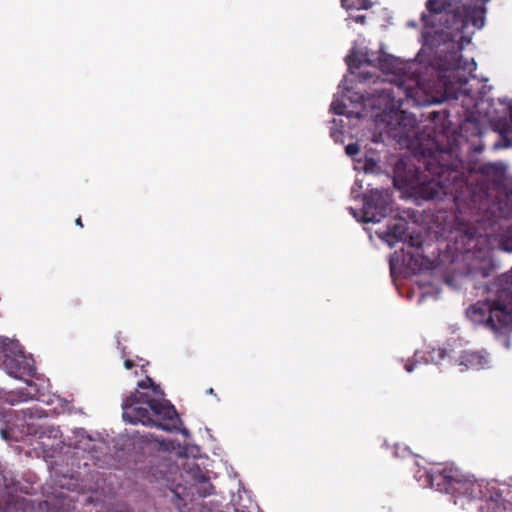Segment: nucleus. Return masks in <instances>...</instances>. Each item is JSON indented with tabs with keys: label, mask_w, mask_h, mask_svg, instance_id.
<instances>
[{
	"label": "nucleus",
	"mask_w": 512,
	"mask_h": 512,
	"mask_svg": "<svg viewBox=\"0 0 512 512\" xmlns=\"http://www.w3.org/2000/svg\"><path fill=\"white\" fill-rule=\"evenodd\" d=\"M461 136L442 131L428 133L426 142H420L419 161L424 171L418 176L412 189L419 198L426 201H443L449 198L460 215L468 214V223H461L456 231L455 253L460 254L461 234L471 229L475 237L484 234V227L490 223L509 220L507 214L512 208V190L505 199L490 201L484 178L499 182L505 176L507 166L503 162L485 163L478 167L465 164L460 154Z\"/></svg>",
	"instance_id": "f257e3e1"
},
{
	"label": "nucleus",
	"mask_w": 512,
	"mask_h": 512,
	"mask_svg": "<svg viewBox=\"0 0 512 512\" xmlns=\"http://www.w3.org/2000/svg\"><path fill=\"white\" fill-rule=\"evenodd\" d=\"M434 55L425 53L419 59V52L414 60L402 61L390 54L383 53L378 58L380 70L389 78L383 81H373L375 87L366 92L367 100L373 101L376 88L391 86L396 94H403L407 101L417 106H429L448 100H457L460 96H449L443 85L446 70L435 67L432 62Z\"/></svg>",
	"instance_id": "f03ea898"
},
{
	"label": "nucleus",
	"mask_w": 512,
	"mask_h": 512,
	"mask_svg": "<svg viewBox=\"0 0 512 512\" xmlns=\"http://www.w3.org/2000/svg\"><path fill=\"white\" fill-rule=\"evenodd\" d=\"M414 478L422 487L435 488L458 499H465L461 506L468 512H511L505 503L493 497L484 498L483 482L463 474L453 465L437 466L431 471L418 469Z\"/></svg>",
	"instance_id": "7ed1b4c3"
},
{
	"label": "nucleus",
	"mask_w": 512,
	"mask_h": 512,
	"mask_svg": "<svg viewBox=\"0 0 512 512\" xmlns=\"http://www.w3.org/2000/svg\"><path fill=\"white\" fill-rule=\"evenodd\" d=\"M136 390L122 403V417L126 423L155 426L165 431H171L169 424L163 421H175L177 411L165 400L164 392L150 377L137 383Z\"/></svg>",
	"instance_id": "20e7f679"
},
{
	"label": "nucleus",
	"mask_w": 512,
	"mask_h": 512,
	"mask_svg": "<svg viewBox=\"0 0 512 512\" xmlns=\"http://www.w3.org/2000/svg\"><path fill=\"white\" fill-rule=\"evenodd\" d=\"M487 297L466 310L467 317L496 334L512 331V267L485 286Z\"/></svg>",
	"instance_id": "39448f33"
},
{
	"label": "nucleus",
	"mask_w": 512,
	"mask_h": 512,
	"mask_svg": "<svg viewBox=\"0 0 512 512\" xmlns=\"http://www.w3.org/2000/svg\"><path fill=\"white\" fill-rule=\"evenodd\" d=\"M403 94H396L391 86L376 88L373 92V101L370 105L373 109L382 110L381 121L385 122L394 136L408 138L414 133L417 126L415 115L401 109Z\"/></svg>",
	"instance_id": "423d86ee"
},
{
	"label": "nucleus",
	"mask_w": 512,
	"mask_h": 512,
	"mask_svg": "<svg viewBox=\"0 0 512 512\" xmlns=\"http://www.w3.org/2000/svg\"><path fill=\"white\" fill-rule=\"evenodd\" d=\"M0 368L16 378H32L36 374L34 359L26 355L16 339L0 336Z\"/></svg>",
	"instance_id": "0eeeda50"
},
{
	"label": "nucleus",
	"mask_w": 512,
	"mask_h": 512,
	"mask_svg": "<svg viewBox=\"0 0 512 512\" xmlns=\"http://www.w3.org/2000/svg\"><path fill=\"white\" fill-rule=\"evenodd\" d=\"M422 244L418 247H409L402 249V254L397 252L391 256L389 265L393 281L400 275L409 276L421 273L431 268L433 262L430 258L423 256L420 252Z\"/></svg>",
	"instance_id": "6e6552de"
},
{
	"label": "nucleus",
	"mask_w": 512,
	"mask_h": 512,
	"mask_svg": "<svg viewBox=\"0 0 512 512\" xmlns=\"http://www.w3.org/2000/svg\"><path fill=\"white\" fill-rule=\"evenodd\" d=\"M392 195L388 189L371 190L363 196L361 221L379 223L391 211Z\"/></svg>",
	"instance_id": "1a4fd4ad"
},
{
	"label": "nucleus",
	"mask_w": 512,
	"mask_h": 512,
	"mask_svg": "<svg viewBox=\"0 0 512 512\" xmlns=\"http://www.w3.org/2000/svg\"><path fill=\"white\" fill-rule=\"evenodd\" d=\"M45 416L46 414L43 409H40L37 406H31L10 412L8 419L6 420V428L1 429L2 437L6 440L10 439V433H14L15 430H18L22 435L36 434V426L30 421L40 419Z\"/></svg>",
	"instance_id": "9d476101"
},
{
	"label": "nucleus",
	"mask_w": 512,
	"mask_h": 512,
	"mask_svg": "<svg viewBox=\"0 0 512 512\" xmlns=\"http://www.w3.org/2000/svg\"><path fill=\"white\" fill-rule=\"evenodd\" d=\"M408 226L409 224L406 219L395 217L389 221L387 229L379 233L378 236L390 247L395 246L399 242H403L404 245L409 247H418L423 243V238L421 234L409 233Z\"/></svg>",
	"instance_id": "9b49d317"
},
{
	"label": "nucleus",
	"mask_w": 512,
	"mask_h": 512,
	"mask_svg": "<svg viewBox=\"0 0 512 512\" xmlns=\"http://www.w3.org/2000/svg\"><path fill=\"white\" fill-rule=\"evenodd\" d=\"M373 62L374 59L370 58L367 51L352 50L351 53L346 56L348 70L352 74H357L359 81L362 83L368 82L373 78V74L370 71L362 70V67L370 66Z\"/></svg>",
	"instance_id": "f8f14e48"
},
{
	"label": "nucleus",
	"mask_w": 512,
	"mask_h": 512,
	"mask_svg": "<svg viewBox=\"0 0 512 512\" xmlns=\"http://www.w3.org/2000/svg\"><path fill=\"white\" fill-rule=\"evenodd\" d=\"M446 356H447L446 350L442 349V348L432 349L431 351H428V352H425V353L417 351V352H415V354L413 356V361L412 362H408L405 365V370L408 373H411L414 370V368L418 364H420V363H424V364H429V363L439 364L440 361L444 360Z\"/></svg>",
	"instance_id": "ddd939ff"
},
{
	"label": "nucleus",
	"mask_w": 512,
	"mask_h": 512,
	"mask_svg": "<svg viewBox=\"0 0 512 512\" xmlns=\"http://www.w3.org/2000/svg\"><path fill=\"white\" fill-rule=\"evenodd\" d=\"M489 363V354L486 351H464L459 364L467 369L480 370L488 368Z\"/></svg>",
	"instance_id": "4468645a"
},
{
	"label": "nucleus",
	"mask_w": 512,
	"mask_h": 512,
	"mask_svg": "<svg viewBox=\"0 0 512 512\" xmlns=\"http://www.w3.org/2000/svg\"><path fill=\"white\" fill-rule=\"evenodd\" d=\"M24 380L28 384L30 389L22 388L18 390L8 391L5 392L3 397L1 398L10 405H16L18 403L33 399L38 391L36 385L32 381L26 380V378Z\"/></svg>",
	"instance_id": "2eb2a0df"
},
{
	"label": "nucleus",
	"mask_w": 512,
	"mask_h": 512,
	"mask_svg": "<svg viewBox=\"0 0 512 512\" xmlns=\"http://www.w3.org/2000/svg\"><path fill=\"white\" fill-rule=\"evenodd\" d=\"M500 102L502 104L506 105V110H507V113L509 116V123L501 132V136H502L503 140L505 141V143L504 144H501L500 142L495 143L494 144L495 149L512 146V100L505 98V99H501Z\"/></svg>",
	"instance_id": "dca6fc26"
},
{
	"label": "nucleus",
	"mask_w": 512,
	"mask_h": 512,
	"mask_svg": "<svg viewBox=\"0 0 512 512\" xmlns=\"http://www.w3.org/2000/svg\"><path fill=\"white\" fill-rule=\"evenodd\" d=\"M343 120L334 118L330 127V137L335 143L344 142Z\"/></svg>",
	"instance_id": "f3484780"
},
{
	"label": "nucleus",
	"mask_w": 512,
	"mask_h": 512,
	"mask_svg": "<svg viewBox=\"0 0 512 512\" xmlns=\"http://www.w3.org/2000/svg\"><path fill=\"white\" fill-rule=\"evenodd\" d=\"M331 110L334 114L342 116L345 115L348 118L353 117L354 111L349 110L346 103H345V97L343 99L334 100L331 104Z\"/></svg>",
	"instance_id": "a211bd4d"
},
{
	"label": "nucleus",
	"mask_w": 512,
	"mask_h": 512,
	"mask_svg": "<svg viewBox=\"0 0 512 512\" xmlns=\"http://www.w3.org/2000/svg\"><path fill=\"white\" fill-rule=\"evenodd\" d=\"M341 3L346 10H366L373 6V2L371 0H341Z\"/></svg>",
	"instance_id": "6ab92c4d"
},
{
	"label": "nucleus",
	"mask_w": 512,
	"mask_h": 512,
	"mask_svg": "<svg viewBox=\"0 0 512 512\" xmlns=\"http://www.w3.org/2000/svg\"><path fill=\"white\" fill-rule=\"evenodd\" d=\"M188 468V473L191 474L192 479L197 483L204 481L207 477L206 473L195 462L188 464Z\"/></svg>",
	"instance_id": "aec40b11"
},
{
	"label": "nucleus",
	"mask_w": 512,
	"mask_h": 512,
	"mask_svg": "<svg viewBox=\"0 0 512 512\" xmlns=\"http://www.w3.org/2000/svg\"><path fill=\"white\" fill-rule=\"evenodd\" d=\"M197 493L201 497H207L214 493V486L209 481V477L207 476L204 481L198 483Z\"/></svg>",
	"instance_id": "412c9836"
},
{
	"label": "nucleus",
	"mask_w": 512,
	"mask_h": 512,
	"mask_svg": "<svg viewBox=\"0 0 512 512\" xmlns=\"http://www.w3.org/2000/svg\"><path fill=\"white\" fill-rule=\"evenodd\" d=\"M410 449L407 446L401 447L400 445H395L393 450L394 457L398 458H404L408 455H410Z\"/></svg>",
	"instance_id": "4be33fe9"
},
{
	"label": "nucleus",
	"mask_w": 512,
	"mask_h": 512,
	"mask_svg": "<svg viewBox=\"0 0 512 512\" xmlns=\"http://www.w3.org/2000/svg\"><path fill=\"white\" fill-rule=\"evenodd\" d=\"M345 152L348 156L354 157L360 152V147L357 143H350L345 147Z\"/></svg>",
	"instance_id": "5701e85b"
},
{
	"label": "nucleus",
	"mask_w": 512,
	"mask_h": 512,
	"mask_svg": "<svg viewBox=\"0 0 512 512\" xmlns=\"http://www.w3.org/2000/svg\"><path fill=\"white\" fill-rule=\"evenodd\" d=\"M362 189V183L360 180L356 179L352 189L351 194L354 198H357L360 196V190Z\"/></svg>",
	"instance_id": "b1692460"
},
{
	"label": "nucleus",
	"mask_w": 512,
	"mask_h": 512,
	"mask_svg": "<svg viewBox=\"0 0 512 512\" xmlns=\"http://www.w3.org/2000/svg\"><path fill=\"white\" fill-rule=\"evenodd\" d=\"M376 165V163L373 161V160H367L366 163H365V166H364V169H365V172H368L370 170H372V167Z\"/></svg>",
	"instance_id": "393cba45"
},
{
	"label": "nucleus",
	"mask_w": 512,
	"mask_h": 512,
	"mask_svg": "<svg viewBox=\"0 0 512 512\" xmlns=\"http://www.w3.org/2000/svg\"><path fill=\"white\" fill-rule=\"evenodd\" d=\"M134 366H135V363H134V361H133V360H131V359H126V360L124 361V367H125L127 370L132 369Z\"/></svg>",
	"instance_id": "a878e982"
},
{
	"label": "nucleus",
	"mask_w": 512,
	"mask_h": 512,
	"mask_svg": "<svg viewBox=\"0 0 512 512\" xmlns=\"http://www.w3.org/2000/svg\"><path fill=\"white\" fill-rule=\"evenodd\" d=\"M352 18H353V20L356 23L364 24V22H365V16L364 15H357V16L352 17Z\"/></svg>",
	"instance_id": "bb28decb"
},
{
	"label": "nucleus",
	"mask_w": 512,
	"mask_h": 512,
	"mask_svg": "<svg viewBox=\"0 0 512 512\" xmlns=\"http://www.w3.org/2000/svg\"><path fill=\"white\" fill-rule=\"evenodd\" d=\"M427 294H428L427 292H422L420 294L419 299H418V304H420L424 300V298L427 296Z\"/></svg>",
	"instance_id": "cd10ccee"
},
{
	"label": "nucleus",
	"mask_w": 512,
	"mask_h": 512,
	"mask_svg": "<svg viewBox=\"0 0 512 512\" xmlns=\"http://www.w3.org/2000/svg\"><path fill=\"white\" fill-rule=\"evenodd\" d=\"M75 223L76 225L80 226V227H83V223H82V219L81 217H78L76 220H75Z\"/></svg>",
	"instance_id": "c85d7f7f"
},
{
	"label": "nucleus",
	"mask_w": 512,
	"mask_h": 512,
	"mask_svg": "<svg viewBox=\"0 0 512 512\" xmlns=\"http://www.w3.org/2000/svg\"><path fill=\"white\" fill-rule=\"evenodd\" d=\"M207 394H210V395H214V396H216V394H215V392H214V389H213V388H209V389L207 390Z\"/></svg>",
	"instance_id": "c756f323"
},
{
	"label": "nucleus",
	"mask_w": 512,
	"mask_h": 512,
	"mask_svg": "<svg viewBox=\"0 0 512 512\" xmlns=\"http://www.w3.org/2000/svg\"><path fill=\"white\" fill-rule=\"evenodd\" d=\"M349 210L352 212V214L354 215V217H357V214H356V212H355V210H354L353 208H350Z\"/></svg>",
	"instance_id": "7c9ffc66"
},
{
	"label": "nucleus",
	"mask_w": 512,
	"mask_h": 512,
	"mask_svg": "<svg viewBox=\"0 0 512 512\" xmlns=\"http://www.w3.org/2000/svg\"><path fill=\"white\" fill-rule=\"evenodd\" d=\"M359 98L361 101H364V95H361Z\"/></svg>",
	"instance_id": "2f4dec72"
},
{
	"label": "nucleus",
	"mask_w": 512,
	"mask_h": 512,
	"mask_svg": "<svg viewBox=\"0 0 512 512\" xmlns=\"http://www.w3.org/2000/svg\"><path fill=\"white\" fill-rule=\"evenodd\" d=\"M242 512H244V511H242Z\"/></svg>",
	"instance_id": "473e14b6"
}]
</instances>
